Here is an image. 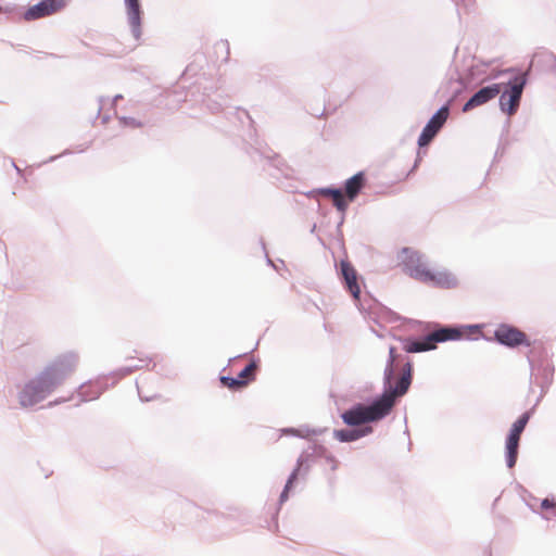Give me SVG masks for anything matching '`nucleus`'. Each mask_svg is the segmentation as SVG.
Listing matches in <instances>:
<instances>
[{"label": "nucleus", "mask_w": 556, "mask_h": 556, "mask_svg": "<svg viewBox=\"0 0 556 556\" xmlns=\"http://www.w3.org/2000/svg\"><path fill=\"white\" fill-rule=\"evenodd\" d=\"M77 359L72 355L58 358L36 379L30 380L21 391L18 399L23 407L33 406L47 397L76 368Z\"/></svg>", "instance_id": "nucleus-1"}, {"label": "nucleus", "mask_w": 556, "mask_h": 556, "mask_svg": "<svg viewBox=\"0 0 556 556\" xmlns=\"http://www.w3.org/2000/svg\"><path fill=\"white\" fill-rule=\"evenodd\" d=\"M400 260L405 271L416 280L439 288H452L456 285V279L452 274L433 271L429 268L418 251L404 248L400 253Z\"/></svg>", "instance_id": "nucleus-2"}, {"label": "nucleus", "mask_w": 556, "mask_h": 556, "mask_svg": "<svg viewBox=\"0 0 556 556\" xmlns=\"http://www.w3.org/2000/svg\"><path fill=\"white\" fill-rule=\"evenodd\" d=\"M390 413L388 400H377L371 405H356L342 414L343 421L349 426H359L382 419Z\"/></svg>", "instance_id": "nucleus-3"}, {"label": "nucleus", "mask_w": 556, "mask_h": 556, "mask_svg": "<svg viewBox=\"0 0 556 556\" xmlns=\"http://www.w3.org/2000/svg\"><path fill=\"white\" fill-rule=\"evenodd\" d=\"M462 332L457 328L442 327L429 333L421 340H406L404 350L407 353H419L434 350L437 344L450 340H457Z\"/></svg>", "instance_id": "nucleus-4"}, {"label": "nucleus", "mask_w": 556, "mask_h": 556, "mask_svg": "<svg viewBox=\"0 0 556 556\" xmlns=\"http://www.w3.org/2000/svg\"><path fill=\"white\" fill-rule=\"evenodd\" d=\"M525 85L526 76L518 75L509 81V91H504L500 97L501 110L509 116L514 115L519 108Z\"/></svg>", "instance_id": "nucleus-5"}, {"label": "nucleus", "mask_w": 556, "mask_h": 556, "mask_svg": "<svg viewBox=\"0 0 556 556\" xmlns=\"http://www.w3.org/2000/svg\"><path fill=\"white\" fill-rule=\"evenodd\" d=\"M530 419L529 413L522 414L514 424L506 439V462L513 468L517 462L520 435Z\"/></svg>", "instance_id": "nucleus-6"}, {"label": "nucleus", "mask_w": 556, "mask_h": 556, "mask_svg": "<svg viewBox=\"0 0 556 556\" xmlns=\"http://www.w3.org/2000/svg\"><path fill=\"white\" fill-rule=\"evenodd\" d=\"M68 0H41L40 2L29 7L23 14L26 22L36 21L48 17L61 12Z\"/></svg>", "instance_id": "nucleus-7"}, {"label": "nucleus", "mask_w": 556, "mask_h": 556, "mask_svg": "<svg viewBox=\"0 0 556 556\" xmlns=\"http://www.w3.org/2000/svg\"><path fill=\"white\" fill-rule=\"evenodd\" d=\"M448 117V106H442L428 122L418 138L419 147L428 146L437 136Z\"/></svg>", "instance_id": "nucleus-8"}, {"label": "nucleus", "mask_w": 556, "mask_h": 556, "mask_svg": "<svg viewBox=\"0 0 556 556\" xmlns=\"http://www.w3.org/2000/svg\"><path fill=\"white\" fill-rule=\"evenodd\" d=\"M412 377H413V365L407 362L402 369V376L399 379L395 388L387 391L383 393V395L380 397V400H388L390 402V410L392 409L395 399L397 396L404 395L410 383H412Z\"/></svg>", "instance_id": "nucleus-9"}, {"label": "nucleus", "mask_w": 556, "mask_h": 556, "mask_svg": "<svg viewBox=\"0 0 556 556\" xmlns=\"http://www.w3.org/2000/svg\"><path fill=\"white\" fill-rule=\"evenodd\" d=\"M495 339L507 346L514 348L521 344H529L527 342V336L519 329L508 326L501 325L494 332Z\"/></svg>", "instance_id": "nucleus-10"}, {"label": "nucleus", "mask_w": 556, "mask_h": 556, "mask_svg": "<svg viewBox=\"0 0 556 556\" xmlns=\"http://www.w3.org/2000/svg\"><path fill=\"white\" fill-rule=\"evenodd\" d=\"M502 91L501 84H493L477 91L463 106V112H468L475 108L485 104L496 98Z\"/></svg>", "instance_id": "nucleus-11"}, {"label": "nucleus", "mask_w": 556, "mask_h": 556, "mask_svg": "<svg viewBox=\"0 0 556 556\" xmlns=\"http://www.w3.org/2000/svg\"><path fill=\"white\" fill-rule=\"evenodd\" d=\"M340 268L348 290L350 291L354 299L358 300L361 294V288L357 281V273L355 268L348 261H341Z\"/></svg>", "instance_id": "nucleus-12"}, {"label": "nucleus", "mask_w": 556, "mask_h": 556, "mask_svg": "<svg viewBox=\"0 0 556 556\" xmlns=\"http://www.w3.org/2000/svg\"><path fill=\"white\" fill-rule=\"evenodd\" d=\"M366 184V177L363 172H359L349 178L345 182V197L348 198L349 202H352L359 191L364 188Z\"/></svg>", "instance_id": "nucleus-13"}, {"label": "nucleus", "mask_w": 556, "mask_h": 556, "mask_svg": "<svg viewBox=\"0 0 556 556\" xmlns=\"http://www.w3.org/2000/svg\"><path fill=\"white\" fill-rule=\"evenodd\" d=\"M321 194L331 198L333 205L341 212H344L349 205L348 198L340 189H323Z\"/></svg>", "instance_id": "nucleus-14"}, {"label": "nucleus", "mask_w": 556, "mask_h": 556, "mask_svg": "<svg viewBox=\"0 0 556 556\" xmlns=\"http://www.w3.org/2000/svg\"><path fill=\"white\" fill-rule=\"evenodd\" d=\"M370 432H371V427H366L365 429H362V430H358V429L339 430V431H336V438L342 442H352V441H355Z\"/></svg>", "instance_id": "nucleus-15"}, {"label": "nucleus", "mask_w": 556, "mask_h": 556, "mask_svg": "<svg viewBox=\"0 0 556 556\" xmlns=\"http://www.w3.org/2000/svg\"><path fill=\"white\" fill-rule=\"evenodd\" d=\"M102 392V388L98 383H86L79 388V393L85 401L97 399Z\"/></svg>", "instance_id": "nucleus-16"}, {"label": "nucleus", "mask_w": 556, "mask_h": 556, "mask_svg": "<svg viewBox=\"0 0 556 556\" xmlns=\"http://www.w3.org/2000/svg\"><path fill=\"white\" fill-rule=\"evenodd\" d=\"M128 9V17L134 26L139 25L140 21V5L138 0H126Z\"/></svg>", "instance_id": "nucleus-17"}, {"label": "nucleus", "mask_w": 556, "mask_h": 556, "mask_svg": "<svg viewBox=\"0 0 556 556\" xmlns=\"http://www.w3.org/2000/svg\"><path fill=\"white\" fill-rule=\"evenodd\" d=\"M257 365L255 362H250L243 370L238 375L239 380H247V386L255 379Z\"/></svg>", "instance_id": "nucleus-18"}, {"label": "nucleus", "mask_w": 556, "mask_h": 556, "mask_svg": "<svg viewBox=\"0 0 556 556\" xmlns=\"http://www.w3.org/2000/svg\"><path fill=\"white\" fill-rule=\"evenodd\" d=\"M396 357H397V355H396V349H395L394 346H391V348L389 349V361H388V365H387L386 370H384V378H386V381H387L388 383H390L391 378H392V376H393V370H394L393 366H394V363H395V361H396Z\"/></svg>", "instance_id": "nucleus-19"}, {"label": "nucleus", "mask_w": 556, "mask_h": 556, "mask_svg": "<svg viewBox=\"0 0 556 556\" xmlns=\"http://www.w3.org/2000/svg\"><path fill=\"white\" fill-rule=\"evenodd\" d=\"M220 382L224 387L230 390H240L247 387V380H239V378L220 377Z\"/></svg>", "instance_id": "nucleus-20"}, {"label": "nucleus", "mask_w": 556, "mask_h": 556, "mask_svg": "<svg viewBox=\"0 0 556 556\" xmlns=\"http://www.w3.org/2000/svg\"><path fill=\"white\" fill-rule=\"evenodd\" d=\"M296 479V471L292 472V475L290 476L289 480L287 481V484H286V488L281 494V498H286L287 497V493L291 486V484L293 483V481Z\"/></svg>", "instance_id": "nucleus-21"}, {"label": "nucleus", "mask_w": 556, "mask_h": 556, "mask_svg": "<svg viewBox=\"0 0 556 556\" xmlns=\"http://www.w3.org/2000/svg\"><path fill=\"white\" fill-rule=\"evenodd\" d=\"M122 123L125 126H131V127H141L142 126V124L140 122H137V121L131 119V118H122Z\"/></svg>", "instance_id": "nucleus-22"}, {"label": "nucleus", "mask_w": 556, "mask_h": 556, "mask_svg": "<svg viewBox=\"0 0 556 556\" xmlns=\"http://www.w3.org/2000/svg\"><path fill=\"white\" fill-rule=\"evenodd\" d=\"M2 11V8L0 7V12Z\"/></svg>", "instance_id": "nucleus-23"}]
</instances>
